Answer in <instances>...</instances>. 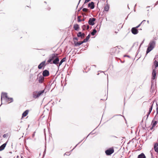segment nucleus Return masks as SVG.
I'll return each mask as SVG.
<instances>
[{
    "mask_svg": "<svg viewBox=\"0 0 158 158\" xmlns=\"http://www.w3.org/2000/svg\"><path fill=\"white\" fill-rule=\"evenodd\" d=\"M66 57H64L60 61V62L58 66L59 67L63 62H64L66 60Z\"/></svg>",
    "mask_w": 158,
    "mask_h": 158,
    "instance_id": "5701e85b",
    "label": "nucleus"
},
{
    "mask_svg": "<svg viewBox=\"0 0 158 158\" xmlns=\"http://www.w3.org/2000/svg\"><path fill=\"white\" fill-rule=\"evenodd\" d=\"M154 64L155 66V69H156L157 67L158 66V62L156 60H155L154 62Z\"/></svg>",
    "mask_w": 158,
    "mask_h": 158,
    "instance_id": "cd10ccee",
    "label": "nucleus"
},
{
    "mask_svg": "<svg viewBox=\"0 0 158 158\" xmlns=\"http://www.w3.org/2000/svg\"><path fill=\"white\" fill-rule=\"evenodd\" d=\"M21 158H24V157L22 156H21Z\"/></svg>",
    "mask_w": 158,
    "mask_h": 158,
    "instance_id": "c03bdc74",
    "label": "nucleus"
},
{
    "mask_svg": "<svg viewBox=\"0 0 158 158\" xmlns=\"http://www.w3.org/2000/svg\"><path fill=\"white\" fill-rule=\"evenodd\" d=\"M158 121H155L154 120H152V122L151 125H152V127L150 128L151 130L153 129V128L155 127L156 125L157 124Z\"/></svg>",
    "mask_w": 158,
    "mask_h": 158,
    "instance_id": "1a4fd4ad",
    "label": "nucleus"
},
{
    "mask_svg": "<svg viewBox=\"0 0 158 158\" xmlns=\"http://www.w3.org/2000/svg\"><path fill=\"white\" fill-rule=\"evenodd\" d=\"M69 153H68V152H66L65 154H64V155L65 154H66V155H69Z\"/></svg>",
    "mask_w": 158,
    "mask_h": 158,
    "instance_id": "a19ab883",
    "label": "nucleus"
},
{
    "mask_svg": "<svg viewBox=\"0 0 158 158\" xmlns=\"http://www.w3.org/2000/svg\"><path fill=\"white\" fill-rule=\"evenodd\" d=\"M89 25H87L86 26V29L87 30L89 28Z\"/></svg>",
    "mask_w": 158,
    "mask_h": 158,
    "instance_id": "e433bc0d",
    "label": "nucleus"
},
{
    "mask_svg": "<svg viewBox=\"0 0 158 158\" xmlns=\"http://www.w3.org/2000/svg\"><path fill=\"white\" fill-rule=\"evenodd\" d=\"M156 75V69H153L152 74V80H153L155 79Z\"/></svg>",
    "mask_w": 158,
    "mask_h": 158,
    "instance_id": "39448f33",
    "label": "nucleus"
},
{
    "mask_svg": "<svg viewBox=\"0 0 158 158\" xmlns=\"http://www.w3.org/2000/svg\"><path fill=\"white\" fill-rule=\"evenodd\" d=\"M42 74L43 77H47L49 75V73L48 70H45L43 71L42 73Z\"/></svg>",
    "mask_w": 158,
    "mask_h": 158,
    "instance_id": "9d476101",
    "label": "nucleus"
},
{
    "mask_svg": "<svg viewBox=\"0 0 158 158\" xmlns=\"http://www.w3.org/2000/svg\"><path fill=\"white\" fill-rule=\"evenodd\" d=\"M86 26L85 25H84L82 26V28L83 30H85L86 29Z\"/></svg>",
    "mask_w": 158,
    "mask_h": 158,
    "instance_id": "c756f323",
    "label": "nucleus"
},
{
    "mask_svg": "<svg viewBox=\"0 0 158 158\" xmlns=\"http://www.w3.org/2000/svg\"><path fill=\"white\" fill-rule=\"evenodd\" d=\"M156 114H158V105L157 104H156Z\"/></svg>",
    "mask_w": 158,
    "mask_h": 158,
    "instance_id": "2f4dec72",
    "label": "nucleus"
},
{
    "mask_svg": "<svg viewBox=\"0 0 158 158\" xmlns=\"http://www.w3.org/2000/svg\"><path fill=\"white\" fill-rule=\"evenodd\" d=\"M6 144L7 142H6L0 146V151L3 150L5 148Z\"/></svg>",
    "mask_w": 158,
    "mask_h": 158,
    "instance_id": "dca6fc26",
    "label": "nucleus"
},
{
    "mask_svg": "<svg viewBox=\"0 0 158 158\" xmlns=\"http://www.w3.org/2000/svg\"><path fill=\"white\" fill-rule=\"evenodd\" d=\"M44 90L39 91L38 92L36 91L34 92L33 94V97L35 98H37L44 93Z\"/></svg>",
    "mask_w": 158,
    "mask_h": 158,
    "instance_id": "f03ea898",
    "label": "nucleus"
},
{
    "mask_svg": "<svg viewBox=\"0 0 158 158\" xmlns=\"http://www.w3.org/2000/svg\"><path fill=\"white\" fill-rule=\"evenodd\" d=\"M7 97V94L5 93H2L1 96V101L2 102L4 101Z\"/></svg>",
    "mask_w": 158,
    "mask_h": 158,
    "instance_id": "0eeeda50",
    "label": "nucleus"
},
{
    "mask_svg": "<svg viewBox=\"0 0 158 158\" xmlns=\"http://www.w3.org/2000/svg\"><path fill=\"white\" fill-rule=\"evenodd\" d=\"M131 31L132 34L134 35L137 34L139 32L138 30L136 28V27L132 28Z\"/></svg>",
    "mask_w": 158,
    "mask_h": 158,
    "instance_id": "9b49d317",
    "label": "nucleus"
},
{
    "mask_svg": "<svg viewBox=\"0 0 158 158\" xmlns=\"http://www.w3.org/2000/svg\"><path fill=\"white\" fill-rule=\"evenodd\" d=\"M45 2V3H46V2Z\"/></svg>",
    "mask_w": 158,
    "mask_h": 158,
    "instance_id": "603ef678",
    "label": "nucleus"
},
{
    "mask_svg": "<svg viewBox=\"0 0 158 158\" xmlns=\"http://www.w3.org/2000/svg\"><path fill=\"white\" fill-rule=\"evenodd\" d=\"M114 152V149L113 148H110L105 151L107 155H110Z\"/></svg>",
    "mask_w": 158,
    "mask_h": 158,
    "instance_id": "20e7f679",
    "label": "nucleus"
},
{
    "mask_svg": "<svg viewBox=\"0 0 158 158\" xmlns=\"http://www.w3.org/2000/svg\"><path fill=\"white\" fill-rule=\"evenodd\" d=\"M81 32H79L77 34V36L78 37H81Z\"/></svg>",
    "mask_w": 158,
    "mask_h": 158,
    "instance_id": "c85d7f7f",
    "label": "nucleus"
},
{
    "mask_svg": "<svg viewBox=\"0 0 158 158\" xmlns=\"http://www.w3.org/2000/svg\"><path fill=\"white\" fill-rule=\"evenodd\" d=\"M93 66H96V65H93Z\"/></svg>",
    "mask_w": 158,
    "mask_h": 158,
    "instance_id": "864d4df0",
    "label": "nucleus"
},
{
    "mask_svg": "<svg viewBox=\"0 0 158 158\" xmlns=\"http://www.w3.org/2000/svg\"><path fill=\"white\" fill-rule=\"evenodd\" d=\"M96 19L95 18H90L88 21L89 24L91 25H94V21Z\"/></svg>",
    "mask_w": 158,
    "mask_h": 158,
    "instance_id": "423d86ee",
    "label": "nucleus"
},
{
    "mask_svg": "<svg viewBox=\"0 0 158 158\" xmlns=\"http://www.w3.org/2000/svg\"><path fill=\"white\" fill-rule=\"evenodd\" d=\"M84 19H83V20H82V21H84Z\"/></svg>",
    "mask_w": 158,
    "mask_h": 158,
    "instance_id": "8fccbe9b",
    "label": "nucleus"
},
{
    "mask_svg": "<svg viewBox=\"0 0 158 158\" xmlns=\"http://www.w3.org/2000/svg\"><path fill=\"white\" fill-rule=\"evenodd\" d=\"M158 1L157 2H156V5H157L158 4Z\"/></svg>",
    "mask_w": 158,
    "mask_h": 158,
    "instance_id": "a18cd8bd",
    "label": "nucleus"
},
{
    "mask_svg": "<svg viewBox=\"0 0 158 158\" xmlns=\"http://www.w3.org/2000/svg\"><path fill=\"white\" fill-rule=\"evenodd\" d=\"M13 101V98H9L8 97L6 98V99H5V100L4 101V102L3 103H9L11 102H12Z\"/></svg>",
    "mask_w": 158,
    "mask_h": 158,
    "instance_id": "6e6552de",
    "label": "nucleus"
},
{
    "mask_svg": "<svg viewBox=\"0 0 158 158\" xmlns=\"http://www.w3.org/2000/svg\"><path fill=\"white\" fill-rule=\"evenodd\" d=\"M157 155L156 156V157H157Z\"/></svg>",
    "mask_w": 158,
    "mask_h": 158,
    "instance_id": "5fc2aeb1",
    "label": "nucleus"
},
{
    "mask_svg": "<svg viewBox=\"0 0 158 158\" xmlns=\"http://www.w3.org/2000/svg\"><path fill=\"white\" fill-rule=\"evenodd\" d=\"M88 7H90L91 9H93L94 7V3L93 2H91L88 4Z\"/></svg>",
    "mask_w": 158,
    "mask_h": 158,
    "instance_id": "2eb2a0df",
    "label": "nucleus"
},
{
    "mask_svg": "<svg viewBox=\"0 0 158 158\" xmlns=\"http://www.w3.org/2000/svg\"><path fill=\"white\" fill-rule=\"evenodd\" d=\"M156 42V41L154 40L150 42L147 50V53H148L153 49L155 46Z\"/></svg>",
    "mask_w": 158,
    "mask_h": 158,
    "instance_id": "f257e3e1",
    "label": "nucleus"
},
{
    "mask_svg": "<svg viewBox=\"0 0 158 158\" xmlns=\"http://www.w3.org/2000/svg\"><path fill=\"white\" fill-rule=\"evenodd\" d=\"M78 22H80L82 21V20L80 18H78Z\"/></svg>",
    "mask_w": 158,
    "mask_h": 158,
    "instance_id": "f704fd0d",
    "label": "nucleus"
},
{
    "mask_svg": "<svg viewBox=\"0 0 158 158\" xmlns=\"http://www.w3.org/2000/svg\"><path fill=\"white\" fill-rule=\"evenodd\" d=\"M109 9V5L107 4L106 5H105L104 7V10L105 11H108Z\"/></svg>",
    "mask_w": 158,
    "mask_h": 158,
    "instance_id": "412c9836",
    "label": "nucleus"
},
{
    "mask_svg": "<svg viewBox=\"0 0 158 158\" xmlns=\"http://www.w3.org/2000/svg\"><path fill=\"white\" fill-rule=\"evenodd\" d=\"M153 104H151L150 107L149 108V110L148 112V113L147 114V117H148L149 116V115L150 114L151 112V111L152 110V106H153Z\"/></svg>",
    "mask_w": 158,
    "mask_h": 158,
    "instance_id": "a211bd4d",
    "label": "nucleus"
},
{
    "mask_svg": "<svg viewBox=\"0 0 158 158\" xmlns=\"http://www.w3.org/2000/svg\"><path fill=\"white\" fill-rule=\"evenodd\" d=\"M124 57H130V56L128 55H125L124 56Z\"/></svg>",
    "mask_w": 158,
    "mask_h": 158,
    "instance_id": "4c0bfd02",
    "label": "nucleus"
},
{
    "mask_svg": "<svg viewBox=\"0 0 158 158\" xmlns=\"http://www.w3.org/2000/svg\"><path fill=\"white\" fill-rule=\"evenodd\" d=\"M50 8H49L48 10H50Z\"/></svg>",
    "mask_w": 158,
    "mask_h": 158,
    "instance_id": "09e8293b",
    "label": "nucleus"
},
{
    "mask_svg": "<svg viewBox=\"0 0 158 158\" xmlns=\"http://www.w3.org/2000/svg\"><path fill=\"white\" fill-rule=\"evenodd\" d=\"M154 148L155 152L158 153V143L157 142L154 143Z\"/></svg>",
    "mask_w": 158,
    "mask_h": 158,
    "instance_id": "ddd939ff",
    "label": "nucleus"
},
{
    "mask_svg": "<svg viewBox=\"0 0 158 158\" xmlns=\"http://www.w3.org/2000/svg\"><path fill=\"white\" fill-rule=\"evenodd\" d=\"M29 112V110H26L22 114V117H23L26 116L28 114Z\"/></svg>",
    "mask_w": 158,
    "mask_h": 158,
    "instance_id": "aec40b11",
    "label": "nucleus"
},
{
    "mask_svg": "<svg viewBox=\"0 0 158 158\" xmlns=\"http://www.w3.org/2000/svg\"><path fill=\"white\" fill-rule=\"evenodd\" d=\"M81 16H79L78 17V18H81Z\"/></svg>",
    "mask_w": 158,
    "mask_h": 158,
    "instance_id": "37998d69",
    "label": "nucleus"
},
{
    "mask_svg": "<svg viewBox=\"0 0 158 158\" xmlns=\"http://www.w3.org/2000/svg\"><path fill=\"white\" fill-rule=\"evenodd\" d=\"M151 155V158H155L154 155H153V153L154 151L153 149L151 150L150 152Z\"/></svg>",
    "mask_w": 158,
    "mask_h": 158,
    "instance_id": "393cba45",
    "label": "nucleus"
},
{
    "mask_svg": "<svg viewBox=\"0 0 158 158\" xmlns=\"http://www.w3.org/2000/svg\"><path fill=\"white\" fill-rule=\"evenodd\" d=\"M148 22H149V21H148Z\"/></svg>",
    "mask_w": 158,
    "mask_h": 158,
    "instance_id": "3c124183",
    "label": "nucleus"
},
{
    "mask_svg": "<svg viewBox=\"0 0 158 158\" xmlns=\"http://www.w3.org/2000/svg\"><path fill=\"white\" fill-rule=\"evenodd\" d=\"M74 39L75 40H78V38H74Z\"/></svg>",
    "mask_w": 158,
    "mask_h": 158,
    "instance_id": "79ce46f5",
    "label": "nucleus"
},
{
    "mask_svg": "<svg viewBox=\"0 0 158 158\" xmlns=\"http://www.w3.org/2000/svg\"><path fill=\"white\" fill-rule=\"evenodd\" d=\"M0 158H2L0 156Z\"/></svg>",
    "mask_w": 158,
    "mask_h": 158,
    "instance_id": "6e6d98bb",
    "label": "nucleus"
},
{
    "mask_svg": "<svg viewBox=\"0 0 158 158\" xmlns=\"http://www.w3.org/2000/svg\"><path fill=\"white\" fill-rule=\"evenodd\" d=\"M80 1H81V0H79L78 4H79V3H80Z\"/></svg>",
    "mask_w": 158,
    "mask_h": 158,
    "instance_id": "de8ad7c7",
    "label": "nucleus"
},
{
    "mask_svg": "<svg viewBox=\"0 0 158 158\" xmlns=\"http://www.w3.org/2000/svg\"><path fill=\"white\" fill-rule=\"evenodd\" d=\"M85 34L84 33H81V38L83 39L85 37Z\"/></svg>",
    "mask_w": 158,
    "mask_h": 158,
    "instance_id": "473e14b6",
    "label": "nucleus"
},
{
    "mask_svg": "<svg viewBox=\"0 0 158 158\" xmlns=\"http://www.w3.org/2000/svg\"><path fill=\"white\" fill-rule=\"evenodd\" d=\"M44 77L43 76H40L39 77V78L38 81L39 83H42L44 81Z\"/></svg>",
    "mask_w": 158,
    "mask_h": 158,
    "instance_id": "f3484780",
    "label": "nucleus"
},
{
    "mask_svg": "<svg viewBox=\"0 0 158 158\" xmlns=\"http://www.w3.org/2000/svg\"><path fill=\"white\" fill-rule=\"evenodd\" d=\"M17 158H19V156H17Z\"/></svg>",
    "mask_w": 158,
    "mask_h": 158,
    "instance_id": "49530a36",
    "label": "nucleus"
},
{
    "mask_svg": "<svg viewBox=\"0 0 158 158\" xmlns=\"http://www.w3.org/2000/svg\"><path fill=\"white\" fill-rule=\"evenodd\" d=\"M6 134H4L3 135V137L4 138H5L6 137Z\"/></svg>",
    "mask_w": 158,
    "mask_h": 158,
    "instance_id": "ea45409f",
    "label": "nucleus"
},
{
    "mask_svg": "<svg viewBox=\"0 0 158 158\" xmlns=\"http://www.w3.org/2000/svg\"><path fill=\"white\" fill-rule=\"evenodd\" d=\"M137 158H146V157L144 153H142L138 156Z\"/></svg>",
    "mask_w": 158,
    "mask_h": 158,
    "instance_id": "6ab92c4d",
    "label": "nucleus"
},
{
    "mask_svg": "<svg viewBox=\"0 0 158 158\" xmlns=\"http://www.w3.org/2000/svg\"><path fill=\"white\" fill-rule=\"evenodd\" d=\"M59 61V59L58 57L57 56L55 59L53 61L52 64H58Z\"/></svg>",
    "mask_w": 158,
    "mask_h": 158,
    "instance_id": "4468645a",
    "label": "nucleus"
},
{
    "mask_svg": "<svg viewBox=\"0 0 158 158\" xmlns=\"http://www.w3.org/2000/svg\"><path fill=\"white\" fill-rule=\"evenodd\" d=\"M88 9L86 8H84L82 9V10L84 12H87L88 11Z\"/></svg>",
    "mask_w": 158,
    "mask_h": 158,
    "instance_id": "72a5a7b5",
    "label": "nucleus"
},
{
    "mask_svg": "<svg viewBox=\"0 0 158 158\" xmlns=\"http://www.w3.org/2000/svg\"><path fill=\"white\" fill-rule=\"evenodd\" d=\"M90 0H85V3H87L89 2Z\"/></svg>",
    "mask_w": 158,
    "mask_h": 158,
    "instance_id": "c9c22d12",
    "label": "nucleus"
},
{
    "mask_svg": "<svg viewBox=\"0 0 158 158\" xmlns=\"http://www.w3.org/2000/svg\"><path fill=\"white\" fill-rule=\"evenodd\" d=\"M46 65V61H44L42 62L38 66V68L39 69H41L44 66Z\"/></svg>",
    "mask_w": 158,
    "mask_h": 158,
    "instance_id": "f8f14e48",
    "label": "nucleus"
},
{
    "mask_svg": "<svg viewBox=\"0 0 158 158\" xmlns=\"http://www.w3.org/2000/svg\"><path fill=\"white\" fill-rule=\"evenodd\" d=\"M144 21H145V20H143L140 24H139L138 26H136L135 27H136V28L137 29V28H138L140 26L141 24H142V22H143Z\"/></svg>",
    "mask_w": 158,
    "mask_h": 158,
    "instance_id": "7c9ffc66",
    "label": "nucleus"
},
{
    "mask_svg": "<svg viewBox=\"0 0 158 158\" xmlns=\"http://www.w3.org/2000/svg\"><path fill=\"white\" fill-rule=\"evenodd\" d=\"M35 132H34V133L32 134V137H34V136H35Z\"/></svg>",
    "mask_w": 158,
    "mask_h": 158,
    "instance_id": "58836bf2",
    "label": "nucleus"
},
{
    "mask_svg": "<svg viewBox=\"0 0 158 158\" xmlns=\"http://www.w3.org/2000/svg\"><path fill=\"white\" fill-rule=\"evenodd\" d=\"M75 30H77L79 28V25L77 24H75L73 26Z\"/></svg>",
    "mask_w": 158,
    "mask_h": 158,
    "instance_id": "b1692460",
    "label": "nucleus"
},
{
    "mask_svg": "<svg viewBox=\"0 0 158 158\" xmlns=\"http://www.w3.org/2000/svg\"><path fill=\"white\" fill-rule=\"evenodd\" d=\"M84 42L83 41H79L77 42L76 43H75V45L76 46H80L81 44L83 43Z\"/></svg>",
    "mask_w": 158,
    "mask_h": 158,
    "instance_id": "a878e982",
    "label": "nucleus"
},
{
    "mask_svg": "<svg viewBox=\"0 0 158 158\" xmlns=\"http://www.w3.org/2000/svg\"><path fill=\"white\" fill-rule=\"evenodd\" d=\"M90 37V35H89L86 37V38L83 41L84 43L86 42L89 40Z\"/></svg>",
    "mask_w": 158,
    "mask_h": 158,
    "instance_id": "4be33fe9",
    "label": "nucleus"
},
{
    "mask_svg": "<svg viewBox=\"0 0 158 158\" xmlns=\"http://www.w3.org/2000/svg\"><path fill=\"white\" fill-rule=\"evenodd\" d=\"M98 26H97L95 28H96V27ZM97 31L95 29L93 30V31L91 32V34L92 35H95V33H96Z\"/></svg>",
    "mask_w": 158,
    "mask_h": 158,
    "instance_id": "bb28decb",
    "label": "nucleus"
},
{
    "mask_svg": "<svg viewBox=\"0 0 158 158\" xmlns=\"http://www.w3.org/2000/svg\"><path fill=\"white\" fill-rule=\"evenodd\" d=\"M57 55L58 54L56 53H53L51 55L49 58V59L47 61L48 64L50 63L51 64H52V61L55 59Z\"/></svg>",
    "mask_w": 158,
    "mask_h": 158,
    "instance_id": "7ed1b4c3",
    "label": "nucleus"
}]
</instances>
